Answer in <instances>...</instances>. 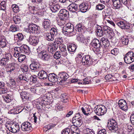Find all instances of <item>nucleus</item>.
Instances as JSON below:
<instances>
[{
    "label": "nucleus",
    "mask_w": 134,
    "mask_h": 134,
    "mask_svg": "<svg viewBox=\"0 0 134 134\" xmlns=\"http://www.w3.org/2000/svg\"><path fill=\"white\" fill-rule=\"evenodd\" d=\"M94 111L96 114L98 115H104L107 112V109L103 105H100L96 106L94 108Z\"/></svg>",
    "instance_id": "obj_2"
},
{
    "label": "nucleus",
    "mask_w": 134,
    "mask_h": 134,
    "mask_svg": "<svg viewBox=\"0 0 134 134\" xmlns=\"http://www.w3.org/2000/svg\"><path fill=\"white\" fill-rule=\"evenodd\" d=\"M17 38L18 39V41L22 40L23 38V36L22 34L19 33L16 35L14 37V40H17Z\"/></svg>",
    "instance_id": "obj_38"
},
{
    "label": "nucleus",
    "mask_w": 134,
    "mask_h": 134,
    "mask_svg": "<svg viewBox=\"0 0 134 134\" xmlns=\"http://www.w3.org/2000/svg\"><path fill=\"white\" fill-rule=\"evenodd\" d=\"M43 46L42 44L40 45L36 49L37 52L38 53H40L41 52L42 53L43 52H44L45 51L43 50L42 48Z\"/></svg>",
    "instance_id": "obj_52"
},
{
    "label": "nucleus",
    "mask_w": 134,
    "mask_h": 134,
    "mask_svg": "<svg viewBox=\"0 0 134 134\" xmlns=\"http://www.w3.org/2000/svg\"><path fill=\"white\" fill-rule=\"evenodd\" d=\"M62 32L64 34L68 35L69 36H72L76 34V32L74 30L72 31L70 29L64 28V27L62 29Z\"/></svg>",
    "instance_id": "obj_11"
},
{
    "label": "nucleus",
    "mask_w": 134,
    "mask_h": 134,
    "mask_svg": "<svg viewBox=\"0 0 134 134\" xmlns=\"http://www.w3.org/2000/svg\"><path fill=\"white\" fill-rule=\"evenodd\" d=\"M58 76V81H57L59 84H61L62 83H64L69 76L68 74L65 72L59 73Z\"/></svg>",
    "instance_id": "obj_5"
},
{
    "label": "nucleus",
    "mask_w": 134,
    "mask_h": 134,
    "mask_svg": "<svg viewBox=\"0 0 134 134\" xmlns=\"http://www.w3.org/2000/svg\"><path fill=\"white\" fill-rule=\"evenodd\" d=\"M61 53L60 51H57L54 54V57L56 59H58L61 57Z\"/></svg>",
    "instance_id": "obj_48"
},
{
    "label": "nucleus",
    "mask_w": 134,
    "mask_h": 134,
    "mask_svg": "<svg viewBox=\"0 0 134 134\" xmlns=\"http://www.w3.org/2000/svg\"><path fill=\"white\" fill-rule=\"evenodd\" d=\"M122 3L129 8L131 5L130 0H121Z\"/></svg>",
    "instance_id": "obj_40"
},
{
    "label": "nucleus",
    "mask_w": 134,
    "mask_h": 134,
    "mask_svg": "<svg viewBox=\"0 0 134 134\" xmlns=\"http://www.w3.org/2000/svg\"><path fill=\"white\" fill-rule=\"evenodd\" d=\"M7 41L4 37H0V46L2 47H5L7 44Z\"/></svg>",
    "instance_id": "obj_34"
},
{
    "label": "nucleus",
    "mask_w": 134,
    "mask_h": 134,
    "mask_svg": "<svg viewBox=\"0 0 134 134\" xmlns=\"http://www.w3.org/2000/svg\"><path fill=\"white\" fill-rule=\"evenodd\" d=\"M118 49L117 48H115L112 50L111 51V53L114 55H116L119 53Z\"/></svg>",
    "instance_id": "obj_55"
},
{
    "label": "nucleus",
    "mask_w": 134,
    "mask_h": 134,
    "mask_svg": "<svg viewBox=\"0 0 134 134\" xmlns=\"http://www.w3.org/2000/svg\"><path fill=\"white\" fill-rule=\"evenodd\" d=\"M58 48L57 45H55L54 43L49 45L47 47L48 51L52 54L53 53V52L56 50Z\"/></svg>",
    "instance_id": "obj_23"
},
{
    "label": "nucleus",
    "mask_w": 134,
    "mask_h": 134,
    "mask_svg": "<svg viewBox=\"0 0 134 134\" xmlns=\"http://www.w3.org/2000/svg\"><path fill=\"white\" fill-rule=\"evenodd\" d=\"M72 122L73 124L75 126L78 127L80 126L82 124V120L79 119V120H76L74 118H72Z\"/></svg>",
    "instance_id": "obj_27"
},
{
    "label": "nucleus",
    "mask_w": 134,
    "mask_h": 134,
    "mask_svg": "<svg viewBox=\"0 0 134 134\" xmlns=\"http://www.w3.org/2000/svg\"><path fill=\"white\" fill-rule=\"evenodd\" d=\"M11 97L9 96H5L3 97L4 100L7 103L11 101Z\"/></svg>",
    "instance_id": "obj_62"
},
{
    "label": "nucleus",
    "mask_w": 134,
    "mask_h": 134,
    "mask_svg": "<svg viewBox=\"0 0 134 134\" xmlns=\"http://www.w3.org/2000/svg\"><path fill=\"white\" fill-rule=\"evenodd\" d=\"M9 61L5 59V58H2L0 62V65L2 67L4 68L6 65H7V63Z\"/></svg>",
    "instance_id": "obj_36"
},
{
    "label": "nucleus",
    "mask_w": 134,
    "mask_h": 134,
    "mask_svg": "<svg viewBox=\"0 0 134 134\" xmlns=\"http://www.w3.org/2000/svg\"><path fill=\"white\" fill-rule=\"evenodd\" d=\"M105 13V11H103V19H105L107 21V18H109V14L108 13H103V12Z\"/></svg>",
    "instance_id": "obj_61"
},
{
    "label": "nucleus",
    "mask_w": 134,
    "mask_h": 134,
    "mask_svg": "<svg viewBox=\"0 0 134 134\" xmlns=\"http://www.w3.org/2000/svg\"><path fill=\"white\" fill-rule=\"evenodd\" d=\"M44 35L47 40L49 41H52L54 38V36L51 34V33L45 32L44 33Z\"/></svg>",
    "instance_id": "obj_24"
},
{
    "label": "nucleus",
    "mask_w": 134,
    "mask_h": 134,
    "mask_svg": "<svg viewBox=\"0 0 134 134\" xmlns=\"http://www.w3.org/2000/svg\"><path fill=\"white\" fill-rule=\"evenodd\" d=\"M81 61L83 65H90L92 63V59H91L90 56L89 55L84 56L82 58Z\"/></svg>",
    "instance_id": "obj_9"
},
{
    "label": "nucleus",
    "mask_w": 134,
    "mask_h": 134,
    "mask_svg": "<svg viewBox=\"0 0 134 134\" xmlns=\"http://www.w3.org/2000/svg\"><path fill=\"white\" fill-rule=\"evenodd\" d=\"M44 28L46 30H50L51 27V23L48 19L45 20L43 23Z\"/></svg>",
    "instance_id": "obj_15"
},
{
    "label": "nucleus",
    "mask_w": 134,
    "mask_h": 134,
    "mask_svg": "<svg viewBox=\"0 0 134 134\" xmlns=\"http://www.w3.org/2000/svg\"><path fill=\"white\" fill-rule=\"evenodd\" d=\"M8 129L11 132L14 133H16L19 132L20 127L18 123L13 124L8 123L7 125Z\"/></svg>",
    "instance_id": "obj_3"
},
{
    "label": "nucleus",
    "mask_w": 134,
    "mask_h": 134,
    "mask_svg": "<svg viewBox=\"0 0 134 134\" xmlns=\"http://www.w3.org/2000/svg\"><path fill=\"white\" fill-rule=\"evenodd\" d=\"M10 30L12 32H15L16 31L18 30V28L17 26L14 25H12L10 28Z\"/></svg>",
    "instance_id": "obj_53"
},
{
    "label": "nucleus",
    "mask_w": 134,
    "mask_h": 134,
    "mask_svg": "<svg viewBox=\"0 0 134 134\" xmlns=\"http://www.w3.org/2000/svg\"><path fill=\"white\" fill-rule=\"evenodd\" d=\"M16 65V64L14 63L7 65L6 67L7 72H11L13 71L15 69Z\"/></svg>",
    "instance_id": "obj_18"
},
{
    "label": "nucleus",
    "mask_w": 134,
    "mask_h": 134,
    "mask_svg": "<svg viewBox=\"0 0 134 134\" xmlns=\"http://www.w3.org/2000/svg\"><path fill=\"white\" fill-rule=\"evenodd\" d=\"M7 91V88L5 86V83L3 82L0 81V94L6 93Z\"/></svg>",
    "instance_id": "obj_25"
},
{
    "label": "nucleus",
    "mask_w": 134,
    "mask_h": 134,
    "mask_svg": "<svg viewBox=\"0 0 134 134\" xmlns=\"http://www.w3.org/2000/svg\"><path fill=\"white\" fill-rule=\"evenodd\" d=\"M59 18L66 19V17L69 16V12L65 9H61L60 12Z\"/></svg>",
    "instance_id": "obj_16"
},
{
    "label": "nucleus",
    "mask_w": 134,
    "mask_h": 134,
    "mask_svg": "<svg viewBox=\"0 0 134 134\" xmlns=\"http://www.w3.org/2000/svg\"><path fill=\"white\" fill-rule=\"evenodd\" d=\"M107 126L109 130L112 132H116L118 130L117 123L113 119H110L108 120Z\"/></svg>",
    "instance_id": "obj_1"
},
{
    "label": "nucleus",
    "mask_w": 134,
    "mask_h": 134,
    "mask_svg": "<svg viewBox=\"0 0 134 134\" xmlns=\"http://www.w3.org/2000/svg\"><path fill=\"white\" fill-rule=\"evenodd\" d=\"M70 132V128H65L63 130L62 134H69Z\"/></svg>",
    "instance_id": "obj_59"
},
{
    "label": "nucleus",
    "mask_w": 134,
    "mask_h": 134,
    "mask_svg": "<svg viewBox=\"0 0 134 134\" xmlns=\"http://www.w3.org/2000/svg\"><path fill=\"white\" fill-rule=\"evenodd\" d=\"M105 8V6L101 4L97 5L96 7V9L98 10H102Z\"/></svg>",
    "instance_id": "obj_47"
},
{
    "label": "nucleus",
    "mask_w": 134,
    "mask_h": 134,
    "mask_svg": "<svg viewBox=\"0 0 134 134\" xmlns=\"http://www.w3.org/2000/svg\"><path fill=\"white\" fill-rule=\"evenodd\" d=\"M48 80L51 82H55L58 81V76L54 73L50 74L48 76Z\"/></svg>",
    "instance_id": "obj_19"
},
{
    "label": "nucleus",
    "mask_w": 134,
    "mask_h": 134,
    "mask_svg": "<svg viewBox=\"0 0 134 134\" xmlns=\"http://www.w3.org/2000/svg\"><path fill=\"white\" fill-rule=\"evenodd\" d=\"M119 107L121 109L124 111L127 110V106L126 101L123 99L119 101L118 103Z\"/></svg>",
    "instance_id": "obj_10"
},
{
    "label": "nucleus",
    "mask_w": 134,
    "mask_h": 134,
    "mask_svg": "<svg viewBox=\"0 0 134 134\" xmlns=\"http://www.w3.org/2000/svg\"><path fill=\"white\" fill-rule=\"evenodd\" d=\"M50 32L54 36V35H56L57 34V32L56 29L54 28H52L50 29Z\"/></svg>",
    "instance_id": "obj_60"
},
{
    "label": "nucleus",
    "mask_w": 134,
    "mask_h": 134,
    "mask_svg": "<svg viewBox=\"0 0 134 134\" xmlns=\"http://www.w3.org/2000/svg\"><path fill=\"white\" fill-rule=\"evenodd\" d=\"M19 78L20 80H25L27 82L29 81L28 79L27 78L25 75H20L19 76Z\"/></svg>",
    "instance_id": "obj_44"
},
{
    "label": "nucleus",
    "mask_w": 134,
    "mask_h": 134,
    "mask_svg": "<svg viewBox=\"0 0 134 134\" xmlns=\"http://www.w3.org/2000/svg\"><path fill=\"white\" fill-rule=\"evenodd\" d=\"M21 130L24 131L29 133L32 129L31 124L28 122H24L21 124Z\"/></svg>",
    "instance_id": "obj_6"
},
{
    "label": "nucleus",
    "mask_w": 134,
    "mask_h": 134,
    "mask_svg": "<svg viewBox=\"0 0 134 134\" xmlns=\"http://www.w3.org/2000/svg\"><path fill=\"white\" fill-rule=\"evenodd\" d=\"M117 25L122 29H129L130 27V26L128 24H125L124 22L122 21H120L118 22Z\"/></svg>",
    "instance_id": "obj_26"
},
{
    "label": "nucleus",
    "mask_w": 134,
    "mask_h": 134,
    "mask_svg": "<svg viewBox=\"0 0 134 134\" xmlns=\"http://www.w3.org/2000/svg\"><path fill=\"white\" fill-rule=\"evenodd\" d=\"M113 5L116 8H120L121 6V3L120 0H112Z\"/></svg>",
    "instance_id": "obj_28"
},
{
    "label": "nucleus",
    "mask_w": 134,
    "mask_h": 134,
    "mask_svg": "<svg viewBox=\"0 0 134 134\" xmlns=\"http://www.w3.org/2000/svg\"><path fill=\"white\" fill-rule=\"evenodd\" d=\"M68 8L69 11L72 12L76 11L78 8L77 4L74 3H72L70 4L68 7Z\"/></svg>",
    "instance_id": "obj_22"
},
{
    "label": "nucleus",
    "mask_w": 134,
    "mask_h": 134,
    "mask_svg": "<svg viewBox=\"0 0 134 134\" xmlns=\"http://www.w3.org/2000/svg\"><path fill=\"white\" fill-rule=\"evenodd\" d=\"M59 19L57 20V24L59 26L64 25L66 23L65 20L66 19L62 18L61 19L60 18H59Z\"/></svg>",
    "instance_id": "obj_35"
},
{
    "label": "nucleus",
    "mask_w": 134,
    "mask_h": 134,
    "mask_svg": "<svg viewBox=\"0 0 134 134\" xmlns=\"http://www.w3.org/2000/svg\"><path fill=\"white\" fill-rule=\"evenodd\" d=\"M22 53L27 54L29 53L30 50L29 47L26 45H22L21 46Z\"/></svg>",
    "instance_id": "obj_29"
},
{
    "label": "nucleus",
    "mask_w": 134,
    "mask_h": 134,
    "mask_svg": "<svg viewBox=\"0 0 134 134\" xmlns=\"http://www.w3.org/2000/svg\"><path fill=\"white\" fill-rule=\"evenodd\" d=\"M20 95L21 98L24 101L29 99V94L26 92H22L20 93Z\"/></svg>",
    "instance_id": "obj_30"
},
{
    "label": "nucleus",
    "mask_w": 134,
    "mask_h": 134,
    "mask_svg": "<svg viewBox=\"0 0 134 134\" xmlns=\"http://www.w3.org/2000/svg\"><path fill=\"white\" fill-rule=\"evenodd\" d=\"M64 28H66L68 29H70L72 31L74 30L73 25L70 23H67L64 27Z\"/></svg>",
    "instance_id": "obj_42"
},
{
    "label": "nucleus",
    "mask_w": 134,
    "mask_h": 134,
    "mask_svg": "<svg viewBox=\"0 0 134 134\" xmlns=\"http://www.w3.org/2000/svg\"><path fill=\"white\" fill-rule=\"evenodd\" d=\"M28 29L33 34H36L39 33L40 27L35 24H31L29 25Z\"/></svg>",
    "instance_id": "obj_7"
},
{
    "label": "nucleus",
    "mask_w": 134,
    "mask_h": 134,
    "mask_svg": "<svg viewBox=\"0 0 134 134\" xmlns=\"http://www.w3.org/2000/svg\"><path fill=\"white\" fill-rule=\"evenodd\" d=\"M96 32L98 36H102L103 35V31L102 29H97L96 30Z\"/></svg>",
    "instance_id": "obj_58"
},
{
    "label": "nucleus",
    "mask_w": 134,
    "mask_h": 134,
    "mask_svg": "<svg viewBox=\"0 0 134 134\" xmlns=\"http://www.w3.org/2000/svg\"><path fill=\"white\" fill-rule=\"evenodd\" d=\"M14 51L16 53L19 54L22 53L21 47H17L14 48Z\"/></svg>",
    "instance_id": "obj_49"
},
{
    "label": "nucleus",
    "mask_w": 134,
    "mask_h": 134,
    "mask_svg": "<svg viewBox=\"0 0 134 134\" xmlns=\"http://www.w3.org/2000/svg\"><path fill=\"white\" fill-rule=\"evenodd\" d=\"M51 9L53 12H55L59 10V9L58 8L57 5H53L51 7Z\"/></svg>",
    "instance_id": "obj_51"
},
{
    "label": "nucleus",
    "mask_w": 134,
    "mask_h": 134,
    "mask_svg": "<svg viewBox=\"0 0 134 134\" xmlns=\"http://www.w3.org/2000/svg\"><path fill=\"white\" fill-rule=\"evenodd\" d=\"M18 59L19 62H21L23 61L26 58L25 55L24 54H20L18 55Z\"/></svg>",
    "instance_id": "obj_43"
},
{
    "label": "nucleus",
    "mask_w": 134,
    "mask_h": 134,
    "mask_svg": "<svg viewBox=\"0 0 134 134\" xmlns=\"http://www.w3.org/2000/svg\"><path fill=\"white\" fill-rule=\"evenodd\" d=\"M30 69L34 70H37L40 67V64L38 62H34L30 65Z\"/></svg>",
    "instance_id": "obj_20"
},
{
    "label": "nucleus",
    "mask_w": 134,
    "mask_h": 134,
    "mask_svg": "<svg viewBox=\"0 0 134 134\" xmlns=\"http://www.w3.org/2000/svg\"><path fill=\"white\" fill-rule=\"evenodd\" d=\"M62 99L64 100L63 102H67L68 99V97L66 96V94H62L61 95Z\"/></svg>",
    "instance_id": "obj_56"
},
{
    "label": "nucleus",
    "mask_w": 134,
    "mask_h": 134,
    "mask_svg": "<svg viewBox=\"0 0 134 134\" xmlns=\"http://www.w3.org/2000/svg\"><path fill=\"white\" fill-rule=\"evenodd\" d=\"M124 61L127 64H130L134 61V53L131 51L127 53L125 55Z\"/></svg>",
    "instance_id": "obj_4"
},
{
    "label": "nucleus",
    "mask_w": 134,
    "mask_h": 134,
    "mask_svg": "<svg viewBox=\"0 0 134 134\" xmlns=\"http://www.w3.org/2000/svg\"><path fill=\"white\" fill-rule=\"evenodd\" d=\"M59 48L61 53L67 51L66 47L64 44H61L59 45Z\"/></svg>",
    "instance_id": "obj_50"
},
{
    "label": "nucleus",
    "mask_w": 134,
    "mask_h": 134,
    "mask_svg": "<svg viewBox=\"0 0 134 134\" xmlns=\"http://www.w3.org/2000/svg\"><path fill=\"white\" fill-rule=\"evenodd\" d=\"M11 57V54L10 53H8L5 54V56L3 58H5V59H6L8 61L9 60V59Z\"/></svg>",
    "instance_id": "obj_64"
},
{
    "label": "nucleus",
    "mask_w": 134,
    "mask_h": 134,
    "mask_svg": "<svg viewBox=\"0 0 134 134\" xmlns=\"http://www.w3.org/2000/svg\"><path fill=\"white\" fill-rule=\"evenodd\" d=\"M100 45L104 48L108 47L110 45L109 41L108 40L104 38H102L100 41Z\"/></svg>",
    "instance_id": "obj_14"
},
{
    "label": "nucleus",
    "mask_w": 134,
    "mask_h": 134,
    "mask_svg": "<svg viewBox=\"0 0 134 134\" xmlns=\"http://www.w3.org/2000/svg\"><path fill=\"white\" fill-rule=\"evenodd\" d=\"M38 56L41 59L45 61L48 60L50 58L49 55L45 51L42 53H38Z\"/></svg>",
    "instance_id": "obj_13"
},
{
    "label": "nucleus",
    "mask_w": 134,
    "mask_h": 134,
    "mask_svg": "<svg viewBox=\"0 0 134 134\" xmlns=\"http://www.w3.org/2000/svg\"><path fill=\"white\" fill-rule=\"evenodd\" d=\"M72 118H74L76 120H79V119L82 120V118L80 114L79 113L76 114L75 115V116Z\"/></svg>",
    "instance_id": "obj_63"
},
{
    "label": "nucleus",
    "mask_w": 134,
    "mask_h": 134,
    "mask_svg": "<svg viewBox=\"0 0 134 134\" xmlns=\"http://www.w3.org/2000/svg\"><path fill=\"white\" fill-rule=\"evenodd\" d=\"M85 29V27L81 24L77 25L75 27L76 31L78 32L83 31Z\"/></svg>",
    "instance_id": "obj_31"
},
{
    "label": "nucleus",
    "mask_w": 134,
    "mask_h": 134,
    "mask_svg": "<svg viewBox=\"0 0 134 134\" xmlns=\"http://www.w3.org/2000/svg\"><path fill=\"white\" fill-rule=\"evenodd\" d=\"M129 41L128 38L125 37H123L121 38L120 42L123 44L126 45L128 44Z\"/></svg>",
    "instance_id": "obj_41"
},
{
    "label": "nucleus",
    "mask_w": 134,
    "mask_h": 134,
    "mask_svg": "<svg viewBox=\"0 0 134 134\" xmlns=\"http://www.w3.org/2000/svg\"><path fill=\"white\" fill-rule=\"evenodd\" d=\"M63 39L62 37H59L56 38L54 42V44L55 45H57L58 47L61 44H63Z\"/></svg>",
    "instance_id": "obj_32"
},
{
    "label": "nucleus",
    "mask_w": 134,
    "mask_h": 134,
    "mask_svg": "<svg viewBox=\"0 0 134 134\" xmlns=\"http://www.w3.org/2000/svg\"><path fill=\"white\" fill-rule=\"evenodd\" d=\"M1 5V9L2 10H4L5 9V2L4 1H3L0 3Z\"/></svg>",
    "instance_id": "obj_57"
},
{
    "label": "nucleus",
    "mask_w": 134,
    "mask_h": 134,
    "mask_svg": "<svg viewBox=\"0 0 134 134\" xmlns=\"http://www.w3.org/2000/svg\"><path fill=\"white\" fill-rule=\"evenodd\" d=\"M77 40L78 41L84 43V41H85L86 43L88 42L87 40L86 39L84 38L83 36L80 35L77 37Z\"/></svg>",
    "instance_id": "obj_37"
},
{
    "label": "nucleus",
    "mask_w": 134,
    "mask_h": 134,
    "mask_svg": "<svg viewBox=\"0 0 134 134\" xmlns=\"http://www.w3.org/2000/svg\"><path fill=\"white\" fill-rule=\"evenodd\" d=\"M12 8L13 9V12L17 13L19 11V8L18 5L16 4H14L12 5Z\"/></svg>",
    "instance_id": "obj_46"
},
{
    "label": "nucleus",
    "mask_w": 134,
    "mask_h": 134,
    "mask_svg": "<svg viewBox=\"0 0 134 134\" xmlns=\"http://www.w3.org/2000/svg\"><path fill=\"white\" fill-rule=\"evenodd\" d=\"M85 134H94V132L92 130L88 128H86L84 130Z\"/></svg>",
    "instance_id": "obj_45"
},
{
    "label": "nucleus",
    "mask_w": 134,
    "mask_h": 134,
    "mask_svg": "<svg viewBox=\"0 0 134 134\" xmlns=\"http://www.w3.org/2000/svg\"><path fill=\"white\" fill-rule=\"evenodd\" d=\"M76 49V46L75 44H68V49L70 52H74Z\"/></svg>",
    "instance_id": "obj_33"
},
{
    "label": "nucleus",
    "mask_w": 134,
    "mask_h": 134,
    "mask_svg": "<svg viewBox=\"0 0 134 134\" xmlns=\"http://www.w3.org/2000/svg\"><path fill=\"white\" fill-rule=\"evenodd\" d=\"M38 76L39 78L43 80L46 79L48 77L47 72L43 70L39 72Z\"/></svg>",
    "instance_id": "obj_21"
},
{
    "label": "nucleus",
    "mask_w": 134,
    "mask_h": 134,
    "mask_svg": "<svg viewBox=\"0 0 134 134\" xmlns=\"http://www.w3.org/2000/svg\"><path fill=\"white\" fill-rule=\"evenodd\" d=\"M91 44L93 47L98 49V50L100 48V44L97 39H95L93 40Z\"/></svg>",
    "instance_id": "obj_17"
},
{
    "label": "nucleus",
    "mask_w": 134,
    "mask_h": 134,
    "mask_svg": "<svg viewBox=\"0 0 134 134\" xmlns=\"http://www.w3.org/2000/svg\"><path fill=\"white\" fill-rule=\"evenodd\" d=\"M13 20L14 23L16 24H19L21 22V19L20 17L18 16H14Z\"/></svg>",
    "instance_id": "obj_39"
},
{
    "label": "nucleus",
    "mask_w": 134,
    "mask_h": 134,
    "mask_svg": "<svg viewBox=\"0 0 134 134\" xmlns=\"http://www.w3.org/2000/svg\"><path fill=\"white\" fill-rule=\"evenodd\" d=\"M81 110L84 115L87 116L90 115L89 113H87L88 111H87V109L86 108H84L83 107H82L81 108Z\"/></svg>",
    "instance_id": "obj_54"
},
{
    "label": "nucleus",
    "mask_w": 134,
    "mask_h": 134,
    "mask_svg": "<svg viewBox=\"0 0 134 134\" xmlns=\"http://www.w3.org/2000/svg\"><path fill=\"white\" fill-rule=\"evenodd\" d=\"M90 7L87 4L84 3H82L79 5V9L80 11L82 12H86L87 10L90 9Z\"/></svg>",
    "instance_id": "obj_12"
},
{
    "label": "nucleus",
    "mask_w": 134,
    "mask_h": 134,
    "mask_svg": "<svg viewBox=\"0 0 134 134\" xmlns=\"http://www.w3.org/2000/svg\"><path fill=\"white\" fill-rule=\"evenodd\" d=\"M27 40L30 44L34 46L37 45L39 42V39L37 37L32 35L30 36Z\"/></svg>",
    "instance_id": "obj_8"
}]
</instances>
